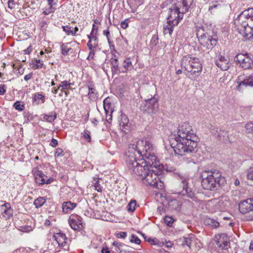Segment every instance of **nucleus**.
Listing matches in <instances>:
<instances>
[{
    "mask_svg": "<svg viewBox=\"0 0 253 253\" xmlns=\"http://www.w3.org/2000/svg\"><path fill=\"white\" fill-rule=\"evenodd\" d=\"M197 137L192 126L187 123L180 124L176 133H172L169 137L171 146L175 154L183 156H191L196 152Z\"/></svg>",
    "mask_w": 253,
    "mask_h": 253,
    "instance_id": "f257e3e1",
    "label": "nucleus"
},
{
    "mask_svg": "<svg viewBox=\"0 0 253 253\" xmlns=\"http://www.w3.org/2000/svg\"><path fill=\"white\" fill-rule=\"evenodd\" d=\"M130 160V163L135 165L136 162L139 165H146L145 168H154L158 166L157 157L154 154L153 145L146 139L139 140L129 144L125 153V160L126 166L127 161Z\"/></svg>",
    "mask_w": 253,
    "mask_h": 253,
    "instance_id": "f03ea898",
    "label": "nucleus"
},
{
    "mask_svg": "<svg viewBox=\"0 0 253 253\" xmlns=\"http://www.w3.org/2000/svg\"><path fill=\"white\" fill-rule=\"evenodd\" d=\"M128 165L126 166L131 174H135L140 177L144 183L150 185L153 187L159 188L162 186V182L159 180L157 168H145L146 165H139L134 162L135 165L130 163V160H127Z\"/></svg>",
    "mask_w": 253,
    "mask_h": 253,
    "instance_id": "7ed1b4c3",
    "label": "nucleus"
},
{
    "mask_svg": "<svg viewBox=\"0 0 253 253\" xmlns=\"http://www.w3.org/2000/svg\"><path fill=\"white\" fill-rule=\"evenodd\" d=\"M238 33L244 41L253 39V8L243 11L238 15Z\"/></svg>",
    "mask_w": 253,
    "mask_h": 253,
    "instance_id": "20e7f679",
    "label": "nucleus"
},
{
    "mask_svg": "<svg viewBox=\"0 0 253 253\" xmlns=\"http://www.w3.org/2000/svg\"><path fill=\"white\" fill-rule=\"evenodd\" d=\"M176 2L169 8L168 22L173 25H177L183 18V13L186 12L191 6L193 0H176Z\"/></svg>",
    "mask_w": 253,
    "mask_h": 253,
    "instance_id": "39448f33",
    "label": "nucleus"
},
{
    "mask_svg": "<svg viewBox=\"0 0 253 253\" xmlns=\"http://www.w3.org/2000/svg\"><path fill=\"white\" fill-rule=\"evenodd\" d=\"M201 177L202 186L206 190H214L226 182L225 178L216 170L204 171L202 173Z\"/></svg>",
    "mask_w": 253,
    "mask_h": 253,
    "instance_id": "423d86ee",
    "label": "nucleus"
},
{
    "mask_svg": "<svg viewBox=\"0 0 253 253\" xmlns=\"http://www.w3.org/2000/svg\"><path fill=\"white\" fill-rule=\"evenodd\" d=\"M181 68L196 77L202 71V65L199 58L190 55L184 56L181 60Z\"/></svg>",
    "mask_w": 253,
    "mask_h": 253,
    "instance_id": "0eeeda50",
    "label": "nucleus"
},
{
    "mask_svg": "<svg viewBox=\"0 0 253 253\" xmlns=\"http://www.w3.org/2000/svg\"><path fill=\"white\" fill-rule=\"evenodd\" d=\"M203 27L197 28V36L200 44L208 49H211L217 43V37L216 35L213 36L204 33Z\"/></svg>",
    "mask_w": 253,
    "mask_h": 253,
    "instance_id": "6e6552de",
    "label": "nucleus"
},
{
    "mask_svg": "<svg viewBox=\"0 0 253 253\" xmlns=\"http://www.w3.org/2000/svg\"><path fill=\"white\" fill-rule=\"evenodd\" d=\"M140 109L141 111L148 113L151 116L155 114L159 109L157 99L156 98H151L145 100L141 104Z\"/></svg>",
    "mask_w": 253,
    "mask_h": 253,
    "instance_id": "1a4fd4ad",
    "label": "nucleus"
},
{
    "mask_svg": "<svg viewBox=\"0 0 253 253\" xmlns=\"http://www.w3.org/2000/svg\"><path fill=\"white\" fill-rule=\"evenodd\" d=\"M215 247L219 251L226 250L229 247V238L225 233L216 235L214 238Z\"/></svg>",
    "mask_w": 253,
    "mask_h": 253,
    "instance_id": "9d476101",
    "label": "nucleus"
},
{
    "mask_svg": "<svg viewBox=\"0 0 253 253\" xmlns=\"http://www.w3.org/2000/svg\"><path fill=\"white\" fill-rule=\"evenodd\" d=\"M178 176L180 177V178L181 180L182 186L183 187V189L178 192V194L181 195L182 196H187L188 197L192 198L194 197V193L192 191V190L188 187V180L189 179L186 177L182 176L181 175L178 174Z\"/></svg>",
    "mask_w": 253,
    "mask_h": 253,
    "instance_id": "9b49d317",
    "label": "nucleus"
},
{
    "mask_svg": "<svg viewBox=\"0 0 253 253\" xmlns=\"http://www.w3.org/2000/svg\"><path fill=\"white\" fill-rule=\"evenodd\" d=\"M34 176L35 182L39 185L48 184L53 181V178L45 175L42 170L36 171Z\"/></svg>",
    "mask_w": 253,
    "mask_h": 253,
    "instance_id": "f8f14e48",
    "label": "nucleus"
},
{
    "mask_svg": "<svg viewBox=\"0 0 253 253\" xmlns=\"http://www.w3.org/2000/svg\"><path fill=\"white\" fill-rule=\"evenodd\" d=\"M69 224L72 229L81 230L84 227L82 218L77 215H72L68 220Z\"/></svg>",
    "mask_w": 253,
    "mask_h": 253,
    "instance_id": "ddd939ff",
    "label": "nucleus"
},
{
    "mask_svg": "<svg viewBox=\"0 0 253 253\" xmlns=\"http://www.w3.org/2000/svg\"><path fill=\"white\" fill-rule=\"evenodd\" d=\"M238 63L244 69H248L251 67L253 61L246 53L245 54H238Z\"/></svg>",
    "mask_w": 253,
    "mask_h": 253,
    "instance_id": "4468645a",
    "label": "nucleus"
},
{
    "mask_svg": "<svg viewBox=\"0 0 253 253\" xmlns=\"http://www.w3.org/2000/svg\"><path fill=\"white\" fill-rule=\"evenodd\" d=\"M238 210L243 214L253 211V200L249 199L240 202L238 204Z\"/></svg>",
    "mask_w": 253,
    "mask_h": 253,
    "instance_id": "2eb2a0df",
    "label": "nucleus"
},
{
    "mask_svg": "<svg viewBox=\"0 0 253 253\" xmlns=\"http://www.w3.org/2000/svg\"><path fill=\"white\" fill-rule=\"evenodd\" d=\"M58 246L64 248L65 250L68 249V247L67 245V237L65 234L62 232H58L55 233L52 237Z\"/></svg>",
    "mask_w": 253,
    "mask_h": 253,
    "instance_id": "dca6fc26",
    "label": "nucleus"
},
{
    "mask_svg": "<svg viewBox=\"0 0 253 253\" xmlns=\"http://www.w3.org/2000/svg\"><path fill=\"white\" fill-rule=\"evenodd\" d=\"M213 211H223L225 210L227 202L222 200H214L211 202Z\"/></svg>",
    "mask_w": 253,
    "mask_h": 253,
    "instance_id": "f3484780",
    "label": "nucleus"
},
{
    "mask_svg": "<svg viewBox=\"0 0 253 253\" xmlns=\"http://www.w3.org/2000/svg\"><path fill=\"white\" fill-rule=\"evenodd\" d=\"M215 64L218 67L223 71L228 70L230 67V63L228 60L221 55L218 56L216 60Z\"/></svg>",
    "mask_w": 253,
    "mask_h": 253,
    "instance_id": "a211bd4d",
    "label": "nucleus"
},
{
    "mask_svg": "<svg viewBox=\"0 0 253 253\" xmlns=\"http://www.w3.org/2000/svg\"><path fill=\"white\" fill-rule=\"evenodd\" d=\"M0 211L3 217L9 219L13 215V210L8 203H6L0 207Z\"/></svg>",
    "mask_w": 253,
    "mask_h": 253,
    "instance_id": "6ab92c4d",
    "label": "nucleus"
},
{
    "mask_svg": "<svg viewBox=\"0 0 253 253\" xmlns=\"http://www.w3.org/2000/svg\"><path fill=\"white\" fill-rule=\"evenodd\" d=\"M238 90H243L248 86H253V76H250L249 78L244 79L243 81L238 82Z\"/></svg>",
    "mask_w": 253,
    "mask_h": 253,
    "instance_id": "aec40b11",
    "label": "nucleus"
},
{
    "mask_svg": "<svg viewBox=\"0 0 253 253\" xmlns=\"http://www.w3.org/2000/svg\"><path fill=\"white\" fill-rule=\"evenodd\" d=\"M195 242V238L194 235L190 234L183 237L181 245L184 247L187 246L189 248H191Z\"/></svg>",
    "mask_w": 253,
    "mask_h": 253,
    "instance_id": "412c9836",
    "label": "nucleus"
},
{
    "mask_svg": "<svg viewBox=\"0 0 253 253\" xmlns=\"http://www.w3.org/2000/svg\"><path fill=\"white\" fill-rule=\"evenodd\" d=\"M210 129L212 134L215 135L216 133H217V137L221 141H224L228 137L227 132L223 130L219 129V131H218L217 128L212 126H211Z\"/></svg>",
    "mask_w": 253,
    "mask_h": 253,
    "instance_id": "4be33fe9",
    "label": "nucleus"
},
{
    "mask_svg": "<svg viewBox=\"0 0 253 253\" xmlns=\"http://www.w3.org/2000/svg\"><path fill=\"white\" fill-rule=\"evenodd\" d=\"M132 58L129 57L125 58L122 64V69L121 73H126L127 71L131 67H133V65L131 62Z\"/></svg>",
    "mask_w": 253,
    "mask_h": 253,
    "instance_id": "5701e85b",
    "label": "nucleus"
},
{
    "mask_svg": "<svg viewBox=\"0 0 253 253\" xmlns=\"http://www.w3.org/2000/svg\"><path fill=\"white\" fill-rule=\"evenodd\" d=\"M111 63L112 65V70L113 73L116 74L121 73L122 67H119L118 59L116 56H114V58H111Z\"/></svg>",
    "mask_w": 253,
    "mask_h": 253,
    "instance_id": "b1692460",
    "label": "nucleus"
},
{
    "mask_svg": "<svg viewBox=\"0 0 253 253\" xmlns=\"http://www.w3.org/2000/svg\"><path fill=\"white\" fill-rule=\"evenodd\" d=\"M77 204L70 201L65 202L62 204V208L64 212L68 213L74 209Z\"/></svg>",
    "mask_w": 253,
    "mask_h": 253,
    "instance_id": "393cba45",
    "label": "nucleus"
},
{
    "mask_svg": "<svg viewBox=\"0 0 253 253\" xmlns=\"http://www.w3.org/2000/svg\"><path fill=\"white\" fill-rule=\"evenodd\" d=\"M73 83H71L68 81H64L61 82L59 84V88H60V91L62 92H64L66 95H68V92L66 91L69 89L71 88V86L73 85Z\"/></svg>",
    "mask_w": 253,
    "mask_h": 253,
    "instance_id": "a878e982",
    "label": "nucleus"
},
{
    "mask_svg": "<svg viewBox=\"0 0 253 253\" xmlns=\"http://www.w3.org/2000/svg\"><path fill=\"white\" fill-rule=\"evenodd\" d=\"M128 4L131 9V12L134 13L136 12V8L142 4L141 0H127Z\"/></svg>",
    "mask_w": 253,
    "mask_h": 253,
    "instance_id": "bb28decb",
    "label": "nucleus"
},
{
    "mask_svg": "<svg viewBox=\"0 0 253 253\" xmlns=\"http://www.w3.org/2000/svg\"><path fill=\"white\" fill-rule=\"evenodd\" d=\"M88 88V97L92 100H95L97 98L98 92L94 87V85H90Z\"/></svg>",
    "mask_w": 253,
    "mask_h": 253,
    "instance_id": "cd10ccee",
    "label": "nucleus"
},
{
    "mask_svg": "<svg viewBox=\"0 0 253 253\" xmlns=\"http://www.w3.org/2000/svg\"><path fill=\"white\" fill-rule=\"evenodd\" d=\"M128 120L126 116H123L121 118V121L120 123L121 129L122 131L126 132V130L129 128V125L128 124Z\"/></svg>",
    "mask_w": 253,
    "mask_h": 253,
    "instance_id": "c85d7f7f",
    "label": "nucleus"
},
{
    "mask_svg": "<svg viewBox=\"0 0 253 253\" xmlns=\"http://www.w3.org/2000/svg\"><path fill=\"white\" fill-rule=\"evenodd\" d=\"M169 207L172 209L179 211L181 209V203L176 199H172L169 203Z\"/></svg>",
    "mask_w": 253,
    "mask_h": 253,
    "instance_id": "c756f323",
    "label": "nucleus"
},
{
    "mask_svg": "<svg viewBox=\"0 0 253 253\" xmlns=\"http://www.w3.org/2000/svg\"><path fill=\"white\" fill-rule=\"evenodd\" d=\"M175 26L167 21V23L164 25L163 32L164 35H169L170 36L173 30V27Z\"/></svg>",
    "mask_w": 253,
    "mask_h": 253,
    "instance_id": "7c9ffc66",
    "label": "nucleus"
},
{
    "mask_svg": "<svg viewBox=\"0 0 253 253\" xmlns=\"http://www.w3.org/2000/svg\"><path fill=\"white\" fill-rule=\"evenodd\" d=\"M112 244L114 246H115V250L117 252H119L120 253H126V252L124 251L123 247L128 248L127 246L125 245V244L120 243L117 241H114ZM126 253H131V252L128 251V252Z\"/></svg>",
    "mask_w": 253,
    "mask_h": 253,
    "instance_id": "2f4dec72",
    "label": "nucleus"
},
{
    "mask_svg": "<svg viewBox=\"0 0 253 253\" xmlns=\"http://www.w3.org/2000/svg\"><path fill=\"white\" fill-rule=\"evenodd\" d=\"M89 41L87 43V45L90 50H93L97 45V42L95 37L88 36Z\"/></svg>",
    "mask_w": 253,
    "mask_h": 253,
    "instance_id": "473e14b6",
    "label": "nucleus"
},
{
    "mask_svg": "<svg viewBox=\"0 0 253 253\" xmlns=\"http://www.w3.org/2000/svg\"><path fill=\"white\" fill-rule=\"evenodd\" d=\"M104 109L106 113H112L113 112V108L111 106L110 99L109 98H106L103 101Z\"/></svg>",
    "mask_w": 253,
    "mask_h": 253,
    "instance_id": "72a5a7b5",
    "label": "nucleus"
},
{
    "mask_svg": "<svg viewBox=\"0 0 253 253\" xmlns=\"http://www.w3.org/2000/svg\"><path fill=\"white\" fill-rule=\"evenodd\" d=\"M43 118L48 122L51 123L56 118V114L54 112H52L49 114H44Z\"/></svg>",
    "mask_w": 253,
    "mask_h": 253,
    "instance_id": "f704fd0d",
    "label": "nucleus"
},
{
    "mask_svg": "<svg viewBox=\"0 0 253 253\" xmlns=\"http://www.w3.org/2000/svg\"><path fill=\"white\" fill-rule=\"evenodd\" d=\"M205 222L206 224L209 225L214 228H216L219 226V222L212 218H207L205 220Z\"/></svg>",
    "mask_w": 253,
    "mask_h": 253,
    "instance_id": "c9c22d12",
    "label": "nucleus"
},
{
    "mask_svg": "<svg viewBox=\"0 0 253 253\" xmlns=\"http://www.w3.org/2000/svg\"><path fill=\"white\" fill-rule=\"evenodd\" d=\"M41 99L42 101V103H44L45 101L44 96L40 93H36L34 94L33 98V102H35L37 105L39 104V100Z\"/></svg>",
    "mask_w": 253,
    "mask_h": 253,
    "instance_id": "e433bc0d",
    "label": "nucleus"
},
{
    "mask_svg": "<svg viewBox=\"0 0 253 253\" xmlns=\"http://www.w3.org/2000/svg\"><path fill=\"white\" fill-rule=\"evenodd\" d=\"M93 185L95 190L98 192H101L103 190V187L101 185L99 179L98 178H94Z\"/></svg>",
    "mask_w": 253,
    "mask_h": 253,
    "instance_id": "4c0bfd02",
    "label": "nucleus"
},
{
    "mask_svg": "<svg viewBox=\"0 0 253 253\" xmlns=\"http://www.w3.org/2000/svg\"><path fill=\"white\" fill-rule=\"evenodd\" d=\"M13 107L17 111L21 112L24 110L25 105L20 101H16L13 105Z\"/></svg>",
    "mask_w": 253,
    "mask_h": 253,
    "instance_id": "58836bf2",
    "label": "nucleus"
},
{
    "mask_svg": "<svg viewBox=\"0 0 253 253\" xmlns=\"http://www.w3.org/2000/svg\"><path fill=\"white\" fill-rule=\"evenodd\" d=\"M45 199L44 197H39L34 201V205L36 208L42 207L45 203Z\"/></svg>",
    "mask_w": 253,
    "mask_h": 253,
    "instance_id": "ea45409f",
    "label": "nucleus"
},
{
    "mask_svg": "<svg viewBox=\"0 0 253 253\" xmlns=\"http://www.w3.org/2000/svg\"><path fill=\"white\" fill-rule=\"evenodd\" d=\"M222 8L221 5L217 2H213L212 5H210L209 8V11L211 13L215 12L214 9L220 10Z\"/></svg>",
    "mask_w": 253,
    "mask_h": 253,
    "instance_id": "a19ab883",
    "label": "nucleus"
},
{
    "mask_svg": "<svg viewBox=\"0 0 253 253\" xmlns=\"http://www.w3.org/2000/svg\"><path fill=\"white\" fill-rule=\"evenodd\" d=\"M63 31L67 34V35H71L74 36L76 34V31H74V28L68 26H63Z\"/></svg>",
    "mask_w": 253,
    "mask_h": 253,
    "instance_id": "79ce46f5",
    "label": "nucleus"
},
{
    "mask_svg": "<svg viewBox=\"0 0 253 253\" xmlns=\"http://www.w3.org/2000/svg\"><path fill=\"white\" fill-rule=\"evenodd\" d=\"M174 221L173 217L170 216H166L164 218V222L168 226L171 227Z\"/></svg>",
    "mask_w": 253,
    "mask_h": 253,
    "instance_id": "37998d69",
    "label": "nucleus"
},
{
    "mask_svg": "<svg viewBox=\"0 0 253 253\" xmlns=\"http://www.w3.org/2000/svg\"><path fill=\"white\" fill-rule=\"evenodd\" d=\"M70 49L71 48L68 46V43H64L61 45L62 53L64 55H67Z\"/></svg>",
    "mask_w": 253,
    "mask_h": 253,
    "instance_id": "c03bdc74",
    "label": "nucleus"
},
{
    "mask_svg": "<svg viewBox=\"0 0 253 253\" xmlns=\"http://www.w3.org/2000/svg\"><path fill=\"white\" fill-rule=\"evenodd\" d=\"M136 204L135 201H131L127 206V210L129 211L132 212L135 209Z\"/></svg>",
    "mask_w": 253,
    "mask_h": 253,
    "instance_id": "a18cd8bd",
    "label": "nucleus"
},
{
    "mask_svg": "<svg viewBox=\"0 0 253 253\" xmlns=\"http://www.w3.org/2000/svg\"><path fill=\"white\" fill-rule=\"evenodd\" d=\"M34 66L36 67V69H40L43 65V61L42 59H36L33 63Z\"/></svg>",
    "mask_w": 253,
    "mask_h": 253,
    "instance_id": "49530a36",
    "label": "nucleus"
},
{
    "mask_svg": "<svg viewBox=\"0 0 253 253\" xmlns=\"http://www.w3.org/2000/svg\"><path fill=\"white\" fill-rule=\"evenodd\" d=\"M103 35L106 36L107 39V41H108V43L109 44L110 47L111 48L112 46L114 47V45L113 44V42L111 41L110 37H109L110 32H109V30L108 29L106 31L104 30L103 31Z\"/></svg>",
    "mask_w": 253,
    "mask_h": 253,
    "instance_id": "de8ad7c7",
    "label": "nucleus"
},
{
    "mask_svg": "<svg viewBox=\"0 0 253 253\" xmlns=\"http://www.w3.org/2000/svg\"><path fill=\"white\" fill-rule=\"evenodd\" d=\"M82 135L84 139H85L88 142H89L91 141L90 132L89 131L85 130L82 133Z\"/></svg>",
    "mask_w": 253,
    "mask_h": 253,
    "instance_id": "09e8293b",
    "label": "nucleus"
},
{
    "mask_svg": "<svg viewBox=\"0 0 253 253\" xmlns=\"http://www.w3.org/2000/svg\"><path fill=\"white\" fill-rule=\"evenodd\" d=\"M64 153L63 150L60 148H58L56 149V151L54 153V156L55 157H63L64 156Z\"/></svg>",
    "mask_w": 253,
    "mask_h": 253,
    "instance_id": "8fccbe9b",
    "label": "nucleus"
},
{
    "mask_svg": "<svg viewBox=\"0 0 253 253\" xmlns=\"http://www.w3.org/2000/svg\"><path fill=\"white\" fill-rule=\"evenodd\" d=\"M130 241L131 243H133L137 245H139L140 243V240L134 235H131Z\"/></svg>",
    "mask_w": 253,
    "mask_h": 253,
    "instance_id": "3c124183",
    "label": "nucleus"
},
{
    "mask_svg": "<svg viewBox=\"0 0 253 253\" xmlns=\"http://www.w3.org/2000/svg\"><path fill=\"white\" fill-rule=\"evenodd\" d=\"M245 127L247 132H253V123H249L246 125Z\"/></svg>",
    "mask_w": 253,
    "mask_h": 253,
    "instance_id": "603ef678",
    "label": "nucleus"
},
{
    "mask_svg": "<svg viewBox=\"0 0 253 253\" xmlns=\"http://www.w3.org/2000/svg\"><path fill=\"white\" fill-rule=\"evenodd\" d=\"M127 236V233L126 232H120L116 234V236L118 238H125Z\"/></svg>",
    "mask_w": 253,
    "mask_h": 253,
    "instance_id": "864d4df0",
    "label": "nucleus"
},
{
    "mask_svg": "<svg viewBox=\"0 0 253 253\" xmlns=\"http://www.w3.org/2000/svg\"><path fill=\"white\" fill-rule=\"evenodd\" d=\"M22 232H29L33 230V227L31 226H25L21 227Z\"/></svg>",
    "mask_w": 253,
    "mask_h": 253,
    "instance_id": "5fc2aeb1",
    "label": "nucleus"
},
{
    "mask_svg": "<svg viewBox=\"0 0 253 253\" xmlns=\"http://www.w3.org/2000/svg\"><path fill=\"white\" fill-rule=\"evenodd\" d=\"M48 7L50 8H55L54 5H56L57 0H47Z\"/></svg>",
    "mask_w": 253,
    "mask_h": 253,
    "instance_id": "6e6d98bb",
    "label": "nucleus"
},
{
    "mask_svg": "<svg viewBox=\"0 0 253 253\" xmlns=\"http://www.w3.org/2000/svg\"><path fill=\"white\" fill-rule=\"evenodd\" d=\"M55 8H50L48 7V8H46L45 10L43 11V13L45 15H48L50 13L53 12L55 10Z\"/></svg>",
    "mask_w": 253,
    "mask_h": 253,
    "instance_id": "4d7b16f0",
    "label": "nucleus"
},
{
    "mask_svg": "<svg viewBox=\"0 0 253 253\" xmlns=\"http://www.w3.org/2000/svg\"><path fill=\"white\" fill-rule=\"evenodd\" d=\"M6 86L5 84H0V95H3L6 92Z\"/></svg>",
    "mask_w": 253,
    "mask_h": 253,
    "instance_id": "13d9d810",
    "label": "nucleus"
},
{
    "mask_svg": "<svg viewBox=\"0 0 253 253\" xmlns=\"http://www.w3.org/2000/svg\"><path fill=\"white\" fill-rule=\"evenodd\" d=\"M247 177L249 179L253 180V168L250 169L247 174Z\"/></svg>",
    "mask_w": 253,
    "mask_h": 253,
    "instance_id": "bf43d9fd",
    "label": "nucleus"
},
{
    "mask_svg": "<svg viewBox=\"0 0 253 253\" xmlns=\"http://www.w3.org/2000/svg\"><path fill=\"white\" fill-rule=\"evenodd\" d=\"M128 19H126L124 21H122L121 23V27L124 29H126L128 27Z\"/></svg>",
    "mask_w": 253,
    "mask_h": 253,
    "instance_id": "052dcab7",
    "label": "nucleus"
},
{
    "mask_svg": "<svg viewBox=\"0 0 253 253\" xmlns=\"http://www.w3.org/2000/svg\"><path fill=\"white\" fill-rule=\"evenodd\" d=\"M33 50V47L31 44H30L29 46L27 48V49L24 50V52L25 54H30L32 51Z\"/></svg>",
    "mask_w": 253,
    "mask_h": 253,
    "instance_id": "680f3d73",
    "label": "nucleus"
},
{
    "mask_svg": "<svg viewBox=\"0 0 253 253\" xmlns=\"http://www.w3.org/2000/svg\"><path fill=\"white\" fill-rule=\"evenodd\" d=\"M7 3L8 8L10 9L14 8L15 5L14 0H8Z\"/></svg>",
    "mask_w": 253,
    "mask_h": 253,
    "instance_id": "e2e57ef3",
    "label": "nucleus"
},
{
    "mask_svg": "<svg viewBox=\"0 0 253 253\" xmlns=\"http://www.w3.org/2000/svg\"><path fill=\"white\" fill-rule=\"evenodd\" d=\"M58 144V141L56 139L52 138L50 142V145L53 147H56Z\"/></svg>",
    "mask_w": 253,
    "mask_h": 253,
    "instance_id": "0e129e2a",
    "label": "nucleus"
},
{
    "mask_svg": "<svg viewBox=\"0 0 253 253\" xmlns=\"http://www.w3.org/2000/svg\"><path fill=\"white\" fill-rule=\"evenodd\" d=\"M60 90V88H59V85H58V86L57 87H54L52 88V92L53 93V94H57L58 90Z\"/></svg>",
    "mask_w": 253,
    "mask_h": 253,
    "instance_id": "69168bd1",
    "label": "nucleus"
},
{
    "mask_svg": "<svg viewBox=\"0 0 253 253\" xmlns=\"http://www.w3.org/2000/svg\"><path fill=\"white\" fill-rule=\"evenodd\" d=\"M106 114V120L108 122L110 123L112 121V113Z\"/></svg>",
    "mask_w": 253,
    "mask_h": 253,
    "instance_id": "338daca9",
    "label": "nucleus"
},
{
    "mask_svg": "<svg viewBox=\"0 0 253 253\" xmlns=\"http://www.w3.org/2000/svg\"><path fill=\"white\" fill-rule=\"evenodd\" d=\"M32 77V73L27 74L24 77V80L26 81L29 80Z\"/></svg>",
    "mask_w": 253,
    "mask_h": 253,
    "instance_id": "774afa93",
    "label": "nucleus"
}]
</instances>
